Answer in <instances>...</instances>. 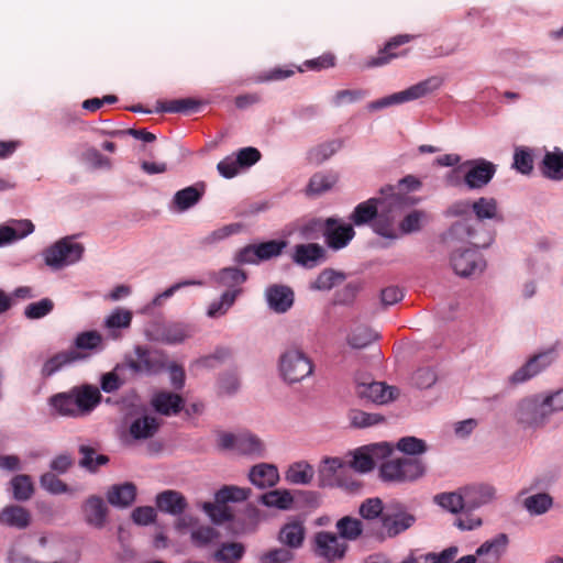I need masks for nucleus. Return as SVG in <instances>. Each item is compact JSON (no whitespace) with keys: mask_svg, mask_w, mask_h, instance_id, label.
Instances as JSON below:
<instances>
[{"mask_svg":"<svg viewBox=\"0 0 563 563\" xmlns=\"http://www.w3.org/2000/svg\"><path fill=\"white\" fill-rule=\"evenodd\" d=\"M380 197L369 198L358 203L349 219L356 227L372 224L373 230L385 238H397L394 227V212L408 205L409 197L387 185L380 188Z\"/></svg>","mask_w":563,"mask_h":563,"instance_id":"1","label":"nucleus"},{"mask_svg":"<svg viewBox=\"0 0 563 563\" xmlns=\"http://www.w3.org/2000/svg\"><path fill=\"white\" fill-rule=\"evenodd\" d=\"M335 528L336 533L319 531L313 537V551L324 558L329 563L344 559L349 545L346 542H339V538L345 541H355L363 533V522L352 516L340 518Z\"/></svg>","mask_w":563,"mask_h":563,"instance_id":"2","label":"nucleus"},{"mask_svg":"<svg viewBox=\"0 0 563 563\" xmlns=\"http://www.w3.org/2000/svg\"><path fill=\"white\" fill-rule=\"evenodd\" d=\"M251 495L250 487L223 485L214 493L213 501H202L199 507L213 526L220 527L224 525L227 518H230V511H233L229 504L246 501Z\"/></svg>","mask_w":563,"mask_h":563,"instance_id":"3","label":"nucleus"},{"mask_svg":"<svg viewBox=\"0 0 563 563\" xmlns=\"http://www.w3.org/2000/svg\"><path fill=\"white\" fill-rule=\"evenodd\" d=\"M134 354L136 360L130 355H125L123 363L126 369L133 375L156 376L166 371L168 354L161 349H150L145 345H135Z\"/></svg>","mask_w":563,"mask_h":563,"instance_id":"4","label":"nucleus"},{"mask_svg":"<svg viewBox=\"0 0 563 563\" xmlns=\"http://www.w3.org/2000/svg\"><path fill=\"white\" fill-rule=\"evenodd\" d=\"M426 464L419 457H397L379 466V478L385 483L415 482L424 476Z\"/></svg>","mask_w":563,"mask_h":563,"instance_id":"5","label":"nucleus"},{"mask_svg":"<svg viewBox=\"0 0 563 563\" xmlns=\"http://www.w3.org/2000/svg\"><path fill=\"white\" fill-rule=\"evenodd\" d=\"M196 333V327L184 322H164L156 318L151 320L144 334L148 341L168 345L180 344Z\"/></svg>","mask_w":563,"mask_h":563,"instance_id":"6","label":"nucleus"},{"mask_svg":"<svg viewBox=\"0 0 563 563\" xmlns=\"http://www.w3.org/2000/svg\"><path fill=\"white\" fill-rule=\"evenodd\" d=\"M549 400L550 398H543L542 394L521 399L517 404L516 421L523 428L538 429L543 427L551 416Z\"/></svg>","mask_w":563,"mask_h":563,"instance_id":"7","label":"nucleus"},{"mask_svg":"<svg viewBox=\"0 0 563 563\" xmlns=\"http://www.w3.org/2000/svg\"><path fill=\"white\" fill-rule=\"evenodd\" d=\"M280 376L288 384L302 380L313 372L311 360L300 350H289L279 357Z\"/></svg>","mask_w":563,"mask_h":563,"instance_id":"8","label":"nucleus"},{"mask_svg":"<svg viewBox=\"0 0 563 563\" xmlns=\"http://www.w3.org/2000/svg\"><path fill=\"white\" fill-rule=\"evenodd\" d=\"M479 249H454L450 254V265L461 278L479 276L486 268V261Z\"/></svg>","mask_w":563,"mask_h":563,"instance_id":"9","label":"nucleus"},{"mask_svg":"<svg viewBox=\"0 0 563 563\" xmlns=\"http://www.w3.org/2000/svg\"><path fill=\"white\" fill-rule=\"evenodd\" d=\"M261 510L252 503H247L243 509L236 512L230 511V518L224 520L228 534L239 538L255 533L261 522Z\"/></svg>","mask_w":563,"mask_h":563,"instance_id":"10","label":"nucleus"},{"mask_svg":"<svg viewBox=\"0 0 563 563\" xmlns=\"http://www.w3.org/2000/svg\"><path fill=\"white\" fill-rule=\"evenodd\" d=\"M439 87V80L435 77L428 78L422 80L402 91H398L380 98L376 101L369 103L368 108L371 110H379L386 107L400 104L404 102L417 100L422 98Z\"/></svg>","mask_w":563,"mask_h":563,"instance_id":"11","label":"nucleus"},{"mask_svg":"<svg viewBox=\"0 0 563 563\" xmlns=\"http://www.w3.org/2000/svg\"><path fill=\"white\" fill-rule=\"evenodd\" d=\"M558 344L559 342H556L551 347L530 356L526 363L517 371H515L514 374L509 377V384L514 386L522 384L549 367L558 357Z\"/></svg>","mask_w":563,"mask_h":563,"instance_id":"12","label":"nucleus"},{"mask_svg":"<svg viewBox=\"0 0 563 563\" xmlns=\"http://www.w3.org/2000/svg\"><path fill=\"white\" fill-rule=\"evenodd\" d=\"M415 38L416 35L412 34H398L390 37L384 47L378 51L376 56H371L365 60L364 67H380L389 64L396 58L405 57L409 53V49L400 47Z\"/></svg>","mask_w":563,"mask_h":563,"instance_id":"13","label":"nucleus"},{"mask_svg":"<svg viewBox=\"0 0 563 563\" xmlns=\"http://www.w3.org/2000/svg\"><path fill=\"white\" fill-rule=\"evenodd\" d=\"M356 382V395L360 399L366 400L373 404L384 405L389 401L396 400L400 390L396 386H388L386 383L382 382H361L358 378Z\"/></svg>","mask_w":563,"mask_h":563,"instance_id":"14","label":"nucleus"},{"mask_svg":"<svg viewBox=\"0 0 563 563\" xmlns=\"http://www.w3.org/2000/svg\"><path fill=\"white\" fill-rule=\"evenodd\" d=\"M150 405L155 413L172 417L184 411L186 399L181 394L161 389L152 395Z\"/></svg>","mask_w":563,"mask_h":563,"instance_id":"15","label":"nucleus"},{"mask_svg":"<svg viewBox=\"0 0 563 563\" xmlns=\"http://www.w3.org/2000/svg\"><path fill=\"white\" fill-rule=\"evenodd\" d=\"M464 166H470L464 175V184L468 189H482L489 184L496 173V166L484 158L467 161Z\"/></svg>","mask_w":563,"mask_h":563,"instance_id":"16","label":"nucleus"},{"mask_svg":"<svg viewBox=\"0 0 563 563\" xmlns=\"http://www.w3.org/2000/svg\"><path fill=\"white\" fill-rule=\"evenodd\" d=\"M390 508L394 512L383 516L382 525L387 529V536L395 538L411 528L416 523L417 517L407 512L406 506L401 503H394Z\"/></svg>","mask_w":563,"mask_h":563,"instance_id":"17","label":"nucleus"},{"mask_svg":"<svg viewBox=\"0 0 563 563\" xmlns=\"http://www.w3.org/2000/svg\"><path fill=\"white\" fill-rule=\"evenodd\" d=\"M346 463L341 457L325 456L318 466V487L334 488L341 485Z\"/></svg>","mask_w":563,"mask_h":563,"instance_id":"18","label":"nucleus"},{"mask_svg":"<svg viewBox=\"0 0 563 563\" xmlns=\"http://www.w3.org/2000/svg\"><path fill=\"white\" fill-rule=\"evenodd\" d=\"M71 394L78 417L90 413L102 401L100 389L91 384L75 386L71 388Z\"/></svg>","mask_w":563,"mask_h":563,"instance_id":"19","label":"nucleus"},{"mask_svg":"<svg viewBox=\"0 0 563 563\" xmlns=\"http://www.w3.org/2000/svg\"><path fill=\"white\" fill-rule=\"evenodd\" d=\"M355 231L351 223H344L336 218H328L323 236L328 246H346L354 238Z\"/></svg>","mask_w":563,"mask_h":563,"instance_id":"20","label":"nucleus"},{"mask_svg":"<svg viewBox=\"0 0 563 563\" xmlns=\"http://www.w3.org/2000/svg\"><path fill=\"white\" fill-rule=\"evenodd\" d=\"M462 493L465 498L466 515L489 504L496 497V489L489 484L465 486L462 488Z\"/></svg>","mask_w":563,"mask_h":563,"instance_id":"21","label":"nucleus"},{"mask_svg":"<svg viewBox=\"0 0 563 563\" xmlns=\"http://www.w3.org/2000/svg\"><path fill=\"white\" fill-rule=\"evenodd\" d=\"M155 507L161 512L181 516L188 508V501L180 492L167 489L155 496Z\"/></svg>","mask_w":563,"mask_h":563,"instance_id":"22","label":"nucleus"},{"mask_svg":"<svg viewBox=\"0 0 563 563\" xmlns=\"http://www.w3.org/2000/svg\"><path fill=\"white\" fill-rule=\"evenodd\" d=\"M142 416L135 418L129 427V435L133 441H144L152 439L161 429L163 420L154 416L141 412Z\"/></svg>","mask_w":563,"mask_h":563,"instance_id":"23","label":"nucleus"},{"mask_svg":"<svg viewBox=\"0 0 563 563\" xmlns=\"http://www.w3.org/2000/svg\"><path fill=\"white\" fill-rule=\"evenodd\" d=\"M82 512L87 525L97 529H102L106 526L109 509L100 496H89L82 505Z\"/></svg>","mask_w":563,"mask_h":563,"instance_id":"24","label":"nucleus"},{"mask_svg":"<svg viewBox=\"0 0 563 563\" xmlns=\"http://www.w3.org/2000/svg\"><path fill=\"white\" fill-rule=\"evenodd\" d=\"M137 487L132 482L114 484L109 487L106 497L108 503L120 509H125L133 505L136 499Z\"/></svg>","mask_w":563,"mask_h":563,"instance_id":"25","label":"nucleus"},{"mask_svg":"<svg viewBox=\"0 0 563 563\" xmlns=\"http://www.w3.org/2000/svg\"><path fill=\"white\" fill-rule=\"evenodd\" d=\"M88 357H90V353H80L69 350L58 352L45 361L41 369V375L43 378L51 377L64 366L75 362L85 361Z\"/></svg>","mask_w":563,"mask_h":563,"instance_id":"26","label":"nucleus"},{"mask_svg":"<svg viewBox=\"0 0 563 563\" xmlns=\"http://www.w3.org/2000/svg\"><path fill=\"white\" fill-rule=\"evenodd\" d=\"M266 299L273 311L285 313L292 307L295 297L289 286L272 285L266 290Z\"/></svg>","mask_w":563,"mask_h":563,"instance_id":"27","label":"nucleus"},{"mask_svg":"<svg viewBox=\"0 0 563 563\" xmlns=\"http://www.w3.org/2000/svg\"><path fill=\"white\" fill-rule=\"evenodd\" d=\"M249 481L260 489L272 488L279 481L278 468L268 463L253 465L249 472Z\"/></svg>","mask_w":563,"mask_h":563,"instance_id":"28","label":"nucleus"},{"mask_svg":"<svg viewBox=\"0 0 563 563\" xmlns=\"http://www.w3.org/2000/svg\"><path fill=\"white\" fill-rule=\"evenodd\" d=\"M206 192V184L200 181L192 186H188L178 190L173 198V209L178 212H184L196 206Z\"/></svg>","mask_w":563,"mask_h":563,"instance_id":"29","label":"nucleus"},{"mask_svg":"<svg viewBox=\"0 0 563 563\" xmlns=\"http://www.w3.org/2000/svg\"><path fill=\"white\" fill-rule=\"evenodd\" d=\"M85 249H44L45 264L54 269H60L74 264L82 257Z\"/></svg>","mask_w":563,"mask_h":563,"instance_id":"30","label":"nucleus"},{"mask_svg":"<svg viewBox=\"0 0 563 563\" xmlns=\"http://www.w3.org/2000/svg\"><path fill=\"white\" fill-rule=\"evenodd\" d=\"M32 522L31 512L20 505H8L0 511V525L19 530L26 529Z\"/></svg>","mask_w":563,"mask_h":563,"instance_id":"31","label":"nucleus"},{"mask_svg":"<svg viewBox=\"0 0 563 563\" xmlns=\"http://www.w3.org/2000/svg\"><path fill=\"white\" fill-rule=\"evenodd\" d=\"M34 231V224L30 220H9L0 225V245L13 243L25 238Z\"/></svg>","mask_w":563,"mask_h":563,"instance_id":"32","label":"nucleus"},{"mask_svg":"<svg viewBox=\"0 0 563 563\" xmlns=\"http://www.w3.org/2000/svg\"><path fill=\"white\" fill-rule=\"evenodd\" d=\"M103 349V338L97 330L79 332L69 349L80 353H90V356Z\"/></svg>","mask_w":563,"mask_h":563,"instance_id":"33","label":"nucleus"},{"mask_svg":"<svg viewBox=\"0 0 563 563\" xmlns=\"http://www.w3.org/2000/svg\"><path fill=\"white\" fill-rule=\"evenodd\" d=\"M541 174L551 180L563 179V151L555 147L554 151L545 152L542 162L539 165Z\"/></svg>","mask_w":563,"mask_h":563,"instance_id":"34","label":"nucleus"},{"mask_svg":"<svg viewBox=\"0 0 563 563\" xmlns=\"http://www.w3.org/2000/svg\"><path fill=\"white\" fill-rule=\"evenodd\" d=\"M257 501L268 508L289 510L294 508L295 497L289 489L280 488L262 494Z\"/></svg>","mask_w":563,"mask_h":563,"instance_id":"35","label":"nucleus"},{"mask_svg":"<svg viewBox=\"0 0 563 563\" xmlns=\"http://www.w3.org/2000/svg\"><path fill=\"white\" fill-rule=\"evenodd\" d=\"M472 211L478 221H503V214L499 211L498 202L493 197H481L472 202Z\"/></svg>","mask_w":563,"mask_h":563,"instance_id":"36","label":"nucleus"},{"mask_svg":"<svg viewBox=\"0 0 563 563\" xmlns=\"http://www.w3.org/2000/svg\"><path fill=\"white\" fill-rule=\"evenodd\" d=\"M314 475L313 466L307 461H298L290 464L285 472V479L290 484L308 485Z\"/></svg>","mask_w":563,"mask_h":563,"instance_id":"37","label":"nucleus"},{"mask_svg":"<svg viewBox=\"0 0 563 563\" xmlns=\"http://www.w3.org/2000/svg\"><path fill=\"white\" fill-rule=\"evenodd\" d=\"M327 260V249H295L292 261L305 268H313Z\"/></svg>","mask_w":563,"mask_h":563,"instance_id":"38","label":"nucleus"},{"mask_svg":"<svg viewBox=\"0 0 563 563\" xmlns=\"http://www.w3.org/2000/svg\"><path fill=\"white\" fill-rule=\"evenodd\" d=\"M279 540L289 549H298L305 540V527L300 521H292L282 527Z\"/></svg>","mask_w":563,"mask_h":563,"instance_id":"39","label":"nucleus"},{"mask_svg":"<svg viewBox=\"0 0 563 563\" xmlns=\"http://www.w3.org/2000/svg\"><path fill=\"white\" fill-rule=\"evenodd\" d=\"M433 501L450 514L459 515L463 512L466 515L465 498L463 497V493H440L433 497Z\"/></svg>","mask_w":563,"mask_h":563,"instance_id":"40","label":"nucleus"},{"mask_svg":"<svg viewBox=\"0 0 563 563\" xmlns=\"http://www.w3.org/2000/svg\"><path fill=\"white\" fill-rule=\"evenodd\" d=\"M78 452L82 455L78 464L80 467L95 473L99 466L107 465L110 462V457L106 454H97L92 446L81 444L78 448Z\"/></svg>","mask_w":563,"mask_h":563,"instance_id":"41","label":"nucleus"},{"mask_svg":"<svg viewBox=\"0 0 563 563\" xmlns=\"http://www.w3.org/2000/svg\"><path fill=\"white\" fill-rule=\"evenodd\" d=\"M126 369L124 363H117L112 371L100 375L99 384L100 391L111 394L119 390L124 384L125 379L120 376Z\"/></svg>","mask_w":563,"mask_h":563,"instance_id":"42","label":"nucleus"},{"mask_svg":"<svg viewBox=\"0 0 563 563\" xmlns=\"http://www.w3.org/2000/svg\"><path fill=\"white\" fill-rule=\"evenodd\" d=\"M48 404L59 416L78 417L76 411L77 406L75 405V398L71 390L69 393H57L49 397Z\"/></svg>","mask_w":563,"mask_h":563,"instance_id":"43","label":"nucleus"},{"mask_svg":"<svg viewBox=\"0 0 563 563\" xmlns=\"http://www.w3.org/2000/svg\"><path fill=\"white\" fill-rule=\"evenodd\" d=\"M12 497L16 501H26L34 494L32 477L27 474L15 475L11 481Z\"/></svg>","mask_w":563,"mask_h":563,"instance_id":"44","label":"nucleus"},{"mask_svg":"<svg viewBox=\"0 0 563 563\" xmlns=\"http://www.w3.org/2000/svg\"><path fill=\"white\" fill-rule=\"evenodd\" d=\"M395 449L407 455L406 457H418L428 451V445L422 439L407 435L397 441Z\"/></svg>","mask_w":563,"mask_h":563,"instance_id":"45","label":"nucleus"},{"mask_svg":"<svg viewBox=\"0 0 563 563\" xmlns=\"http://www.w3.org/2000/svg\"><path fill=\"white\" fill-rule=\"evenodd\" d=\"M364 288V284L361 280H353L347 283L343 288L338 289L334 292L332 305L333 306H346L350 307L354 303L357 295Z\"/></svg>","mask_w":563,"mask_h":563,"instance_id":"46","label":"nucleus"},{"mask_svg":"<svg viewBox=\"0 0 563 563\" xmlns=\"http://www.w3.org/2000/svg\"><path fill=\"white\" fill-rule=\"evenodd\" d=\"M200 101L194 98L175 99L169 101H157V112L186 113L199 108Z\"/></svg>","mask_w":563,"mask_h":563,"instance_id":"47","label":"nucleus"},{"mask_svg":"<svg viewBox=\"0 0 563 563\" xmlns=\"http://www.w3.org/2000/svg\"><path fill=\"white\" fill-rule=\"evenodd\" d=\"M353 459L349 462V466L355 472L365 474L375 468V462L368 451L367 445L357 448L352 453Z\"/></svg>","mask_w":563,"mask_h":563,"instance_id":"48","label":"nucleus"},{"mask_svg":"<svg viewBox=\"0 0 563 563\" xmlns=\"http://www.w3.org/2000/svg\"><path fill=\"white\" fill-rule=\"evenodd\" d=\"M245 553V547L240 542H224L221 548L217 550L213 558L218 562L222 563H235L243 558Z\"/></svg>","mask_w":563,"mask_h":563,"instance_id":"49","label":"nucleus"},{"mask_svg":"<svg viewBox=\"0 0 563 563\" xmlns=\"http://www.w3.org/2000/svg\"><path fill=\"white\" fill-rule=\"evenodd\" d=\"M377 339L378 335L374 333L372 329L366 325H358L347 335L346 342L352 349L361 350L368 346Z\"/></svg>","mask_w":563,"mask_h":563,"instance_id":"50","label":"nucleus"},{"mask_svg":"<svg viewBox=\"0 0 563 563\" xmlns=\"http://www.w3.org/2000/svg\"><path fill=\"white\" fill-rule=\"evenodd\" d=\"M132 312L122 308H115L110 316L104 320V327L112 331L111 336L113 339L119 338V334L114 332L117 329H126L131 325Z\"/></svg>","mask_w":563,"mask_h":563,"instance_id":"51","label":"nucleus"},{"mask_svg":"<svg viewBox=\"0 0 563 563\" xmlns=\"http://www.w3.org/2000/svg\"><path fill=\"white\" fill-rule=\"evenodd\" d=\"M336 176L333 174L317 173L307 186L306 192L309 196H318L330 190L336 183Z\"/></svg>","mask_w":563,"mask_h":563,"instance_id":"52","label":"nucleus"},{"mask_svg":"<svg viewBox=\"0 0 563 563\" xmlns=\"http://www.w3.org/2000/svg\"><path fill=\"white\" fill-rule=\"evenodd\" d=\"M238 452L242 455L264 456L265 446L260 438L252 433L239 435Z\"/></svg>","mask_w":563,"mask_h":563,"instance_id":"53","label":"nucleus"},{"mask_svg":"<svg viewBox=\"0 0 563 563\" xmlns=\"http://www.w3.org/2000/svg\"><path fill=\"white\" fill-rule=\"evenodd\" d=\"M552 505L553 498L548 493H538L523 500V506L533 516L545 514Z\"/></svg>","mask_w":563,"mask_h":563,"instance_id":"54","label":"nucleus"},{"mask_svg":"<svg viewBox=\"0 0 563 563\" xmlns=\"http://www.w3.org/2000/svg\"><path fill=\"white\" fill-rule=\"evenodd\" d=\"M325 228V220L321 219H310L302 224H295L292 229L288 230V234H292L295 231L305 239V240H313L318 239L320 234L323 235V230Z\"/></svg>","mask_w":563,"mask_h":563,"instance_id":"55","label":"nucleus"},{"mask_svg":"<svg viewBox=\"0 0 563 563\" xmlns=\"http://www.w3.org/2000/svg\"><path fill=\"white\" fill-rule=\"evenodd\" d=\"M342 146V141L332 140L325 143H322L309 151V161L313 164H321L331 157L336 151H339Z\"/></svg>","mask_w":563,"mask_h":563,"instance_id":"56","label":"nucleus"},{"mask_svg":"<svg viewBox=\"0 0 563 563\" xmlns=\"http://www.w3.org/2000/svg\"><path fill=\"white\" fill-rule=\"evenodd\" d=\"M351 426L357 429L368 428L382 422H385L386 418L380 413H371L358 409H352L350 411Z\"/></svg>","mask_w":563,"mask_h":563,"instance_id":"57","label":"nucleus"},{"mask_svg":"<svg viewBox=\"0 0 563 563\" xmlns=\"http://www.w3.org/2000/svg\"><path fill=\"white\" fill-rule=\"evenodd\" d=\"M346 278V275L342 272H336L332 268L323 269L312 284V287L318 290H330L335 285L342 283Z\"/></svg>","mask_w":563,"mask_h":563,"instance_id":"58","label":"nucleus"},{"mask_svg":"<svg viewBox=\"0 0 563 563\" xmlns=\"http://www.w3.org/2000/svg\"><path fill=\"white\" fill-rule=\"evenodd\" d=\"M220 537V532L211 526H200L191 531L190 540L196 548H205Z\"/></svg>","mask_w":563,"mask_h":563,"instance_id":"59","label":"nucleus"},{"mask_svg":"<svg viewBox=\"0 0 563 563\" xmlns=\"http://www.w3.org/2000/svg\"><path fill=\"white\" fill-rule=\"evenodd\" d=\"M247 279V273L238 267L221 268L217 276V282L223 286L232 287L234 285L243 284Z\"/></svg>","mask_w":563,"mask_h":563,"instance_id":"60","label":"nucleus"},{"mask_svg":"<svg viewBox=\"0 0 563 563\" xmlns=\"http://www.w3.org/2000/svg\"><path fill=\"white\" fill-rule=\"evenodd\" d=\"M232 355V351L225 346H217L214 352L196 360V364L205 368H213L223 364Z\"/></svg>","mask_w":563,"mask_h":563,"instance_id":"61","label":"nucleus"},{"mask_svg":"<svg viewBox=\"0 0 563 563\" xmlns=\"http://www.w3.org/2000/svg\"><path fill=\"white\" fill-rule=\"evenodd\" d=\"M54 309V302L49 298L29 303L24 309V317L29 320L41 319Z\"/></svg>","mask_w":563,"mask_h":563,"instance_id":"62","label":"nucleus"},{"mask_svg":"<svg viewBox=\"0 0 563 563\" xmlns=\"http://www.w3.org/2000/svg\"><path fill=\"white\" fill-rule=\"evenodd\" d=\"M294 497L297 508H311L317 509L321 505V494L317 490H294Z\"/></svg>","mask_w":563,"mask_h":563,"instance_id":"63","label":"nucleus"},{"mask_svg":"<svg viewBox=\"0 0 563 563\" xmlns=\"http://www.w3.org/2000/svg\"><path fill=\"white\" fill-rule=\"evenodd\" d=\"M383 509L384 504L380 498H368L361 504L360 515L366 520H374L378 518L382 520V517L385 516V514H383Z\"/></svg>","mask_w":563,"mask_h":563,"instance_id":"64","label":"nucleus"}]
</instances>
